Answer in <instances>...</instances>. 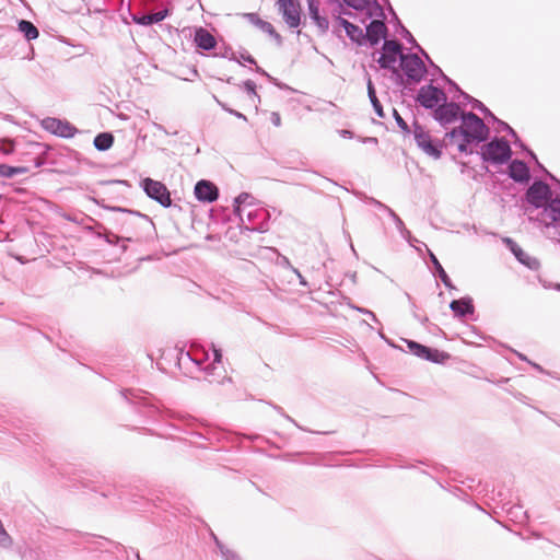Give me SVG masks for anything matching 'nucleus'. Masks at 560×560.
<instances>
[{
    "instance_id": "38",
    "label": "nucleus",
    "mask_w": 560,
    "mask_h": 560,
    "mask_svg": "<svg viewBox=\"0 0 560 560\" xmlns=\"http://www.w3.org/2000/svg\"><path fill=\"white\" fill-rule=\"evenodd\" d=\"M431 65L440 72L442 79L450 85V90H454L457 93L456 95H454L453 98L462 97L460 92H464V91L460 90V88L456 84V82H454L452 79H450L447 75H445L439 67L433 65V62Z\"/></svg>"
},
{
    "instance_id": "56",
    "label": "nucleus",
    "mask_w": 560,
    "mask_h": 560,
    "mask_svg": "<svg viewBox=\"0 0 560 560\" xmlns=\"http://www.w3.org/2000/svg\"><path fill=\"white\" fill-rule=\"evenodd\" d=\"M413 316L417 320H419L421 323V325H423L424 327L429 324V318L427 316H420L418 315L417 313H413Z\"/></svg>"
},
{
    "instance_id": "19",
    "label": "nucleus",
    "mask_w": 560,
    "mask_h": 560,
    "mask_svg": "<svg viewBox=\"0 0 560 560\" xmlns=\"http://www.w3.org/2000/svg\"><path fill=\"white\" fill-rule=\"evenodd\" d=\"M509 176L516 183H527L530 178V171L524 161L513 160L509 165Z\"/></svg>"
},
{
    "instance_id": "49",
    "label": "nucleus",
    "mask_w": 560,
    "mask_h": 560,
    "mask_svg": "<svg viewBox=\"0 0 560 560\" xmlns=\"http://www.w3.org/2000/svg\"><path fill=\"white\" fill-rule=\"evenodd\" d=\"M237 58L240 59V65H242V60L245 61V62H248L250 65H256V60L255 58L248 54V51L246 50H243L240 52V56H237Z\"/></svg>"
},
{
    "instance_id": "64",
    "label": "nucleus",
    "mask_w": 560,
    "mask_h": 560,
    "mask_svg": "<svg viewBox=\"0 0 560 560\" xmlns=\"http://www.w3.org/2000/svg\"><path fill=\"white\" fill-rule=\"evenodd\" d=\"M515 354H516V355H517L522 361H525V362H527V363H529V362H530V360H528V359H527V357H526V355H524L523 353L515 351Z\"/></svg>"
},
{
    "instance_id": "51",
    "label": "nucleus",
    "mask_w": 560,
    "mask_h": 560,
    "mask_svg": "<svg viewBox=\"0 0 560 560\" xmlns=\"http://www.w3.org/2000/svg\"><path fill=\"white\" fill-rule=\"evenodd\" d=\"M212 354H213V363H220L221 359H222L221 350L217 349L213 345H212Z\"/></svg>"
},
{
    "instance_id": "41",
    "label": "nucleus",
    "mask_w": 560,
    "mask_h": 560,
    "mask_svg": "<svg viewBox=\"0 0 560 560\" xmlns=\"http://www.w3.org/2000/svg\"><path fill=\"white\" fill-rule=\"evenodd\" d=\"M219 552L223 560H241V557L226 546H220Z\"/></svg>"
},
{
    "instance_id": "50",
    "label": "nucleus",
    "mask_w": 560,
    "mask_h": 560,
    "mask_svg": "<svg viewBox=\"0 0 560 560\" xmlns=\"http://www.w3.org/2000/svg\"><path fill=\"white\" fill-rule=\"evenodd\" d=\"M105 241L109 244H118L119 241H122V236H119L114 233H108L105 235Z\"/></svg>"
},
{
    "instance_id": "3",
    "label": "nucleus",
    "mask_w": 560,
    "mask_h": 560,
    "mask_svg": "<svg viewBox=\"0 0 560 560\" xmlns=\"http://www.w3.org/2000/svg\"><path fill=\"white\" fill-rule=\"evenodd\" d=\"M107 209L117 213L115 222L121 225L120 231L125 234L122 241L141 242V233L154 229L152 220L147 214L120 207H107Z\"/></svg>"
},
{
    "instance_id": "20",
    "label": "nucleus",
    "mask_w": 560,
    "mask_h": 560,
    "mask_svg": "<svg viewBox=\"0 0 560 560\" xmlns=\"http://www.w3.org/2000/svg\"><path fill=\"white\" fill-rule=\"evenodd\" d=\"M450 308L457 317H466L468 315H472L475 312L474 302L470 296L453 300L450 303Z\"/></svg>"
},
{
    "instance_id": "13",
    "label": "nucleus",
    "mask_w": 560,
    "mask_h": 560,
    "mask_svg": "<svg viewBox=\"0 0 560 560\" xmlns=\"http://www.w3.org/2000/svg\"><path fill=\"white\" fill-rule=\"evenodd\" d=\"M462 114L463 112L459 103L454 101L447 102L446 100L434 109L433 116L441 126H446L455 122L457 119H460Z\"/></svg>"
},
{
    "instance_id": "54",
    "label": "nucleus",
    "mask_w": 560,
    "mask_h": 560,
    "mask_svg": "<svg viewBox=\"0 0 560 560\" xmlns=\"http://www.w3.org/2000/svg\"><path fill=\"white\" fill-rule=\"evenodd\" d=\"M210 537L215 544L218 551L220 550V546H225L212 530L210 532Z\"/></svg>"
},
{
    "instance_id": "15",
    "label": "nucleus",
    "mask_w": 560,
    "mask_h": 560,
    "mask_svg": "<svg viewBox=\"0 0 560 560\" xmlns=\"http://www.w3.org/2000/svg\"><path fill=\"white\" fill-rule=\"evenodd\" d=\"M502 242L511 250V253L514 255L518 262L534 271L540 268L539 260L536 257H533L526 252H524L514 240H512L511 237H504Z\"/></svg>"
},
{
    "instance_id": "30",
    "label": "nucleus",
    "mask_w": 560,
    "mask_h": 560,
    "mask_svg": "<svg viewBox=\"0 0 560 560\" xmlns=\"http://www.w3.org/2000/svg\"><path fill=\"white\" fill-rule=\"evenodd\" d=\"M388 215L393 219L395 226L399 231L401 237H404L410 244H412V241L417 242V240L411 236L410 231L406 229L402 220L395 213L393 209H388Z\"/></svg>"
},
{
    "instance_id": "55",
    "label": "nucleus",
    "mask_w": 560,
    "mask_h": 560,
    "mask_svg": "<svg viewBox=\"0 0 560 560\" xmlns=\"http://www.w3.org/2000/svg\"><path fill=\"white\" fill-rule=\"evenodd\" d=\"M275 409H276L279 413L283 415V416L285 417V419H288V420H289L290 422H292L294 425H296L298 428L302 429V428H301V427L295 422V420H294V419H292V418H291L290 416H288V415H284V412H283V410H282V408H281V407L275 406Z\"/></svg>"
},
{
    "instance_id": "18",
    "label": "nucleus",
    "mask_w": 560,
    "mask_h": 560,
    "mask_svg": "<svg viewBox=\"0 0 560 560\" xmlns=\"http://www.w3.org/2000/svg\"><path fill=\"white\" fill-rule=\"evenodd\" d=\"M320 2L318 0H307V10L310 19L315 23L319 34H325L329 28L327 16L319 12Z\"/></svg>"
},
{
    "instance_id": "36",
    "label": "nucleus",
    "mask_w": 560,
    "mask_h": 560,
    "mask_svg": "<svg viewBox=\"0 0 560 560\" xmlns=\"http://www.w3.org/2000/svg\"><path fill=\"white\" fill-rule=\"evenodd\" d=\"M198 354H199V351H197V350H194L192 352H186L187 359L192 361L200 369H203L202 363L205 360L209 359V354H208V352H203V351L200 352V357Z\"/></svg>"
},
{
    "instance_id": "8",
    "label": "nucleus",
    "mask_w": 560,
    "mask_h": 560,
    "mask_svg": "<svg viewBox=\"0 0 560 560\" xmlns=\"http://www.w3.org/2000/svg\"><path fill=\"white\" fill-rule=\"evenodd\" d=\"M270 214L264 208H247L242 225L249 231L264 233L268 230Z\"/></svg>"
},
{
    "instance_id": "5",
    "label": "nucleus",
    "mask_w": 560,
    "mask_h": 560,
    "mask_svg": "<svg viewBox=\"0 0 560 560\" xmlns=\"http://www.w3.org/2000/svg\"><path fill=\"white\" fill-rule=\"evenodd\" d=\"M479 154L482 161L501 165L511 160L512 150L506 139L494 137L481 147Z\"/></svg>"
},
{
    "instance_id": "21",
    "label": "nucleus",
    "mask_w": 560,
    "mask_h": 560,
    "mask_svg": "<svg viewBox=\"0 0 560 560\" xmlns=\"http://www.w3.org/2000/svg\"><path fill=\"white\" fill-rule=\"evenodd\" d=\"M194 42L202 50H212L217 46L215 37L206 28L198 27L195 31Z\"/></svg>"
},
{
    "instance_id": "46",
    "label": "nucleus",
    "mask_w": 560,
    "mask_h": 560,
    "mask_svg": "<svg viewBox=\"0 0 560 560\" xmlns=\"http://www.w3.org/2000/svg\"><path fill=\"white\" fill-rule=\"evenodd\" d=\"M219 105L222 107V109H224V110H225V112H228L229 114H231V115L235 116V117H236V118H238V119H242V120H244V121H247V117H246L244 114H242V113H240V112H237V110H235V109H232V108L228 107V105H226L225 103L219 102Z\"/></svg>"
},
{
    "instance_id": "62",
    "label": "nucleus",
    "mask_w": 560,
    "mask_h": 560,
    "mask_svg": "<svg viewBox=\"0 0 560 560\" xmlns=\"http://www.w3.org/2000/svg\"><path fill=\"white\" fill-rule=\"evenodd\" d=\"M529 364H530L535 370H537L538 372H540V373H545V370H544V368H542L541 365H539V364H537V363H535V362H532V361L529 362Z\"/></svg>"
},
{
    "instance_id": "17",
    "label": "nucleus",
    "mask_w": 560,
    "mask_h": 560,
    "mask_svg": "<svg viewBox=\"0 0 560 560\" xmlns=\"http://www.w3.org/2000/svg\"><path fill=\"white\" fill-rule=\"evenodd\" d=\"M194 192L196 199L201 202L211 203L219 198L218 187L207 179H200L199 182H197V184L195 185Z\"/></svg>"
},
{
    "instance_id": "48",
    "label": "nucleus",
    "mask_w": 560,
    "mask_h": 560,
    "mask_svg": "<svg viewBox=\"0 0 560 560\" xmlns=\"http://www.w3.org/2000/svg\"><path fill=\"white\" fill-rule=\"evenodd\" d=\"M364 201L365 202H369L373 206H375L376 208L381 209V210H384L388 213V209H390L388 206H386L385 203L376 200L375 198L373 197H368V196H364Z\"/></svg>"
},
{
    "instance_id": "47",
    "label": "nucleus",
    "mask_w": 560,
    "mask_h": 560,
    "mask_svg": "<svg viewBox=\"0 0 560 560\" xmlns=\"http://www.w3.org/2000/svg\"><path fill=\"white\" fill-rule=\"evenodd\" d=\"M0 151L3 154H5V155L11 154L14 151V143H13V141H11V140H3L2 143L0 144Z\"/></svg>"
},
{
    "instance_id": "32",
    "label": "nucleus",
    "mask_w": 560,
    "mask_h": 560,
    "mask_svg": "<svg viewBox=\"0 0 560 560\" xmlns=\"http://www.w3.org/2000/svg\"><path fill=\"white\" fill-rule=\"evenodd\" d=\"M28 172L27 167L24 166H11L8 164H0V176L5 178H12L16 175L25 174Z\"/></svg>"
},
{
    "instance_id": "10",
    "label": "nucleus",
    "mask_w": 560,
    "mask_h": 560,
    "mask_svg": "<svg viewBox=\"0 0 560 560\" xmlns=\"http://www.w3.org/2000/svg\"><path fill=\"white\" fill-rule=\"evenodd\" d=\"M402 44L398 40H384L380 58L377 62L382 69L393 70V72H397L395 67L397 60H400V56L402 54Z\"/></svg>"
},
{
    "instance_id": "6",
    "label": "nucleus",
    "mask_w": 560,
    "mask_h": 560,
    "mask_svg": "<svg viewBox=\"0 0 560 560\" xmlns=\"http://www.w3.org/2000/svg\"><path fill=\"white\" fill-rule=\"evenodd\" d=\"M400 68L408 81L419 83L427 73V68L421 58L416 54L400 56Z\"/></svg>"
},
{
    "instance_id": "39",
    "label": "nucleus",
    "mask_w": 560,
    "mask_h": 560,
    "mask_svg": "<svg viewBox=\"0 0 560 560\" xmlns=\"http://www.w3.org/2000/svg\"><path fill=\"white\" fill-rule=\"evenodd\" d=\"M393 117L397 124V126L400 128V130L405 133V135H409L411 133V130L408 126V124L405 121V119L400 116V114L397 112L396 108H393Z\"/></svg>"
},
{
    "instance_id": "25",
    "label": "nucleus",
    "mask_w": 560,
    "mask_h": 560,
    "mask_svg": "<svg viewBox=\"0 0 560 560\" xmlns=\"http://www.w3.org/2000/svg\"><path fill=\"white\" fill-rule=\"evenodd\" d=\"M366 89H368L369 100H370V102H371V104L373 106V109H374L375 114L380 118H384L385 114H384V110H383V106H382L380 100L376 96L375 86H374V84H373V82H372L370 77H368Z\"/></svg>"
},
{
    "instance_id": "12",
    "label": "nucleus",
    "mask_w": 560,
    "mask_h": 560,
    "mask_svg": "<svg viewBox=\"0 0 560 560\" xmlns=\"http://www.w3.org/2000/svg\"><path fill=\"white\" fill-rule=\"evenodd\" d=\"M40 126L44 130L65 139L74 137L78 129L68 120H62L56 117H46L42 119Z\"/></svg>"
},
{
    "instance_id": "53",
    "label": "nucleus",
    "mask_w": 560,
    "mask_h": 560,
    "mask_svg": "<svg viewBox=\"0 0 560 560\" xmlns=\"http://www.w3.org/2000/svg\"><path fill=\"white\" fill-rule=\"evenodd\" d=\"M271 122L276 126V127H280L281 126V117L278 113L273 112L271 114Z\"/></svg>"
},
{
    "instance_id": "61",
    "label": "nucleus",
    "mask_w": 560,
    "mask_h": 560,
    "mask_svg": "<svg viewBox=\"0 0 560 560\" xmlns=\"http://www.w3.org/2000/svg\"><path fill=\"white\" fill-rule=\"evenodd\" d=\"M374 8L375 10L377 11V14L380 16H384V11H383V8L378 4V2L376 0H374Z\"/></svg>"
},
{
    "instance_id": "34",
    "label": "nucleus",
    "mask_w": 560,
    "mask_h": 560,
    "mask_svg": "<svg viewBox=\"0 0 560 560\" xmlns=\"http://www.w3.org/2000/svg\"><path fill=\"white\" fill-rule=\"evenodd\" d=\"M407 347L408 349L418 358L423 359L425 358L428 353L429 347L423 346L417 341L413 340H407Z\"/></svg>"
},
{
    "instance_id": "35",
    "label": "nucleus",
    "mask_w": 560,
    "mask_h": 560,
    "mask_svg": "<svg viewBox=\"0 0 560 560\" xmlns=\"http://www.w3.org/2000/svg\"><path fill=\"white\" fill-rule=\"evenodd\" d=\"M506 512L512 520L520 523L524 522L527 518L526 511H523V508L520 505H511L509 509H506Z\"/></svg>"
},
{
    "instance_id": "63",
    "label": "nucleus",
    "mask_w": 560,
    "mask_h": 560,
    "mask_svg": "<svg viewBox=\"0 0 560 560\" xmlns=\"http://www.w3.org/2000/svg\"><path fill=\"white\" fill-rule=\"evenodd\" d=\"M299 283L303 287H306V288L308 287V282L302 275H299Z\"/></svg>"
},
{
    "instance_id": "45",
    "label": "nucleus",
    "mask_w": 560,
    "mask_h": 560,
    "mask_svg": "<svg viewBox=\"0 0 560 560\" xmlns=\"http://www.w3.org/2000/svg\"><path fill=\"white\" fill-rule=\"evenodd\" d=\"M513 139H514V144H515V145L520 147L522 150H525V151L528 153V155L530 156V159H532V160H534V161L537 163V165H538V166H541V165L539 164L538 160H537L536 154H535L532 150H529V149H528V148H527V147H526V145L521 141V139H520L518 137H517V139H516V138H513Z\"/></svg>"
},
{
    "instance_id": "40",
    "label": "nucleus",
    "mask_w": 560,
    "mask_h": 560,
    "mask_svg": "<svg viewBox=\"0 0 560 560\" xmlns=\"http://www.w3.org/2000/svg\"><path fill=\"white\" fill-rule=\"evenodd\" d=\"M242 86L250 97L256 98L258 103L260 102V96L256 92V83L254 81L246 80L242 83Z\"/></svg>"
},
{
    "instance_id": "42",
    "label": "nucleus",
    "mask_w": 560,
    "mask_h": 560,
    "mask_svg": "<svg viewBox=\"0 0 560 560\" xmlns=\"http://www.w3.org/2000/svg\"><path fill=\"white\" fill-rule=\"evenodd\" d=\"M217 56H220L222 58H226L232 61L240 62V59L237 58L236 54L233 51L231 47H224L222 50L215 54Z\"/></svg>"
},
{
    "instance_id": "1",
    "label": "nucleus",
    "mask_w": 560,
    "mask_h": 560,
    "mask_svg": "<svg viewBox=\"0 0 560 560\" xmlns=\"http://www.w3.org/2000/svg\"><path fill=\"white\" fill-rule=\"evenodd\" d=\"M460 121V126L453 128L446 133V137L451 140H458L457 149L459 152L472 154L474 151L469 148V144L487 141L490 129L485 121L472 112L463 113Z\"/></svg>"
},
{
    "instance_id": "52",
    "label": "nucleus",
    "mask_w": 560,
    "mask_h": 560,
    "mask_svg": "<svg viewBox=\"0 0 560 560\" xmlns=\"http://www.w3.org/2000/svg\"><path fill=\"white\" fill-rule=\"evenodd\" d=\"M255 71L264 77H266L269 81H276V78L271 77L268 72H266L262 68L256 66Z\"/></svg>"
},
{
    "instance_id": "31",
    "label": "nucleus",
    "mask_w": 560,
    "mask_h": 560,
    "mask_svg": "<svg viewBox=\"0 0 560 560\" xmlns=\"http://www.w3.org/2000/svg\"><path fill=\"white\" fill-rule=\"evenodd\" d=\"M451 358L450 353L438 349L429 348L424 360L432 363L444 364Z\"/></svg>"
},
{
    "instance_id": "11",
    "label": "nucleus",
    "mask_w": 560,
    "mask_h": 560,
    "mask_svg": "<svg viewBox=\"0 0 560 560\" xmlns=\"http://www.w3.org/2000/svg\"><path fill=\"white\" fill-rule=\"evenodd\" d=\"M416 100L422 107L435 109L442 102L446 101V94L442 89L429 84L419 89Z\"/></svg>"
},
{
    "instance_id": "24",
    "label": "nucleus",
    "mask_w": 560,
    "mask_h": 560,
    "mask_svg": "<svg viewBox=\"0 0 560 560\" xmlns=\"http://www.w3.org/2000/svg\"><path fill=\"white\" fill-rule=\"evenodd\" d=\"M248 18L252 23H254L256 26H258L262 32L269 34L271 37H273L278 44H281V36L277 31L275 30L273 25L267 21H264L258 18L255 13H249Z\"/></svg>"
},
{
    "instance_id": "29",
    "label": "nucleus",
    "mask_w": 560,
    "mask_h": 560,
    "mask_svg": "<svg viewBox=\"0 0 560 560\" xmlns=\"http://www.w3.org/2000/svg\"><path fill=\"white\" fill-rule=\"evenodd\" d=\"M114 143V136L110 132H101L94 138L93 144L98 151H107Z\"/></svg>"
},
{
    "instance_id": "43",
    "label": "nucleus",
    "mask_w": 560,
    "mask_h": 560,
    "mask_svg": "<svg viewBox=\"0 0 560 560\" xmlns=\"http://www.w3.org/2000/svg\"><path fill=\"white\" fill-rule=\"evenodd\" d=\"M348 7L354 10H363L369 4V0H342Z\"/></svg>"
},
{
    "instance_id": "28",
    "label": "nucleus",
    "mask_w": 560,
    "mask_h": 560,
    "mask_svg": "<svg viewBox=\"0 0 560 560\" xmlns=\"http://www.w3.org/2000/svg\"><path fill=\"white\" fill-rule=\"evenodd\" d=\"M18 30L23 34L25 39L33 40L39 36V32L37 27L27 20H19L18 21Z\"/></svg>"
},
{
    "instance_id": "57",
    "label": "nucleus",
    "mask_w": 560,
    "mask_h": 560,
    "mask_svg": "<svg viewBox=\"0 0 560 560\" xmlns=\"http://www.w3.org/2000/svg\"><path fill=\"white\" fill-rule=\"evenodd\" d=\"M336 22L343 27V30L346 31L347 30V24H351V22H349L348 20L341 18V16H338L336 19Z\"/></svg>"
},
{
    "instance_id": "16",
    "label": "nucleus",
    "mask_w": 560,
    "mask_h": 560,
    "mask_svg": "<svg viewBox=\"0 0 560 560\" xmlns=\"http://www.w3.org/2000/svg\"><path fill=\"white\" fill-rule=\"evenodd\" d=\"M387 26L382 20H372L369 25H366L365 33H363V44L369 43L370 46H376L382 38H385L387 35Z\"/></svg>"
},
{
    "instance_id": "14",
    "label": "nucleus",
    "mask_w": 560,
    "mask_h": 560,
    "mask_svg": "<svg viewBox=\"0 0 560 560\" xmlns=\"http://www.w3.org/2000/svg\"><path fill=\"white\" fill-rule=\"evenodd\" d=\"M279 12L289 27L295 28L301 24V7L299 0H278Z\"/></svg>"
},
{
    "instance_id": "37",
    "label": "nucleus",
    "mask_w": 560,
    "mask_h": 560,
    "mask_svg": "<svg viewBox=\"0 0 560 560\" xmlns=\"http://www.w3.org/2000/svg\"><path fill=\"white\" fill-rule=\"evenodd\" d=\"M398 23H400L398 21ZM400 27H401V36L408 42L410 43L411 45H413L415 47H417L420 52L430 61V63H432V61L430 60V57L428 56V54L417 44L416 39L413 38L412 34L405 27L402 26L401 24H399Z\"/></svg>"
},
{
    "instance_id": "44",
    "label": "nucleus",
    "mask_w": 560,
    "mask_h": 560,
    "mask_svg": "<svg viewBox=\"0 0 560 560\" xmlns=\"http://www.w3.org/2000/svg\"><path fill=\"white\" fill-rule=\"evenodd\" d=\"M493 121L498 124L501 131H506L512 138L517 139V133L508 122L499 119L498 117H497V120H493Z\"/></svg>"
},
{
    "instance_id": "9",
    "label": "nucleus",
    "mask_w": 560,
    "mask_h": 560,
    "mask_svg": "<svg viewBox=\"0 0 560 560\" xmlns=\"http://www.w3.org/2000/svg\"><path fill=\"white\" fill-rule=\"evenodd\" d=\"M141 187L149 198L155 200L162 207L168 208L172 206L171 194L163 183L148 177L142 179Z\"/></svg>"
},
{
    "instance_id": "33",
    "label": "nucleus",
    "mask_w": 560,
    "mask_h": 560,
    "mask_svg": "<svg viewBox=\"0 0 560 560\" xmlns=\"http://www.w3.org/2000/svg\"><path fill=\"white\" fill-rule=\"evenodd\" d=\"M347 36L358 45H363V30L354 24H347V30L345 31Z\"/></svg>"
},
{
    "instance_id": "4",
    "label": "nucleus",
    "mask_w": 560,
    "mask_h": 560,
    "mask_svg": "<svg viewBox=\"0 0 560 560\" xmlns=\"http://www.w3.org/2000/svg\"><path fill=\"white\" fill-rule=\"evenodd\" d=\"M121 396L132 405L137 412L151 420H159L163 411L158 406L155 398L142 389L128 388L121 390Z\"/></svg>"
},
{
    "instance_id": "26",
    "label": "nucleus",
    "mask_w": 560,
    "mask_h": 560,
    "mask_svg": "<svg viewBox=\"0 0 560 560\" xmlns=\"http://www.w3.org/2000/svg\"><path fill=\"white\" fill-rule=\"evenodd\" d=\"M428 254H429L430 260L434 267V270H435L436 275L439 276V278L441 279V281L443 282V284L448 289H455L448 275L446 273V271L440 264L439 259L429 248H428Z\"/></svg>"
},
{
    "instance_id": "2",
    "label": "nucleus",
    "mask_w": 560,
    "mask_h": 560,
    "mask_svg": "<svg viewBox=\"0 0 560 560\" xmlns=\"http://www.w3.org/2000/svg\"><path fill=\"white\" fill-rule=\"evenodd\" d=\"M526 201L536 209H542L541 215L550 219V225L560 222V197H553L548 184L542 180H535L526 190Z\"/></svg>"
},
{
    "instance_id": "23",
    "label": "nucleus",
    "mask_w": 560,
    "mask_h": 560,
    "mask_svg": "<svg viewBox=\"0 0 560 560\" xmlns=\"http://www.w3.org/2000/svg\"><path fill=\"white\" fill-rule=\"evenodd\" d=\"M252 199L253 197L247 192H242L234 199V214L240 219L241 223H244V212L247 208L253 207L249 201Z\"/></svg>"
},
{
    "instance_id": "58",
    "label": "nucleus",
    "mask_w": 560,
    "mask_h": 560,
    "mask_svg": "<svg viewBox=\"0 0 560 560\" xmlns=\"http://www.w3.org/2000/svg\"><path fill=\"white\" fill-rule=\"evenodd\" d=\"M358 311L363 313V314L369 315L374 322H377V318H376L375 314L372 311L366 310V308H358Z\"/></svg>"
},
{
    "instance_id": "22",
    "label": "nucleus",
    "mask_w": 560,
    "mask_h": 560,
    "mask_svg": "<svg viewBox=\"0 0 560 560\" xmlns=\"http://www.w3.org/2000/svg\"><path fill=\"white\" fill-rule=\"evenodd\" d=\"M167 15L168 10L164 9L153 13L132 15V21L138 25L149 26L163 21Z\"/></svg>"
},
{
    "instance_id": "7",
    "label": "nucleus",
    "mask_w": 560,
    "mask_h": 560,
    "mask_svg": "<svg viewBox=\"0 0 560 560\" xmlns=\"http://www.w3.org/2000/svg\"><path fill=\"white\" fill-rule=\"evenodd\" d=\"M413 138L417 145L429 156L438 160L442 155V144L432 140L429 131H427L417 121L413 122Z\"/></svg>"
},
{
    "instance_id": "27",
    "label": "nucleus",
    "mask_w": 560,
    "mask_h": 560,
    "mask_svg": "<svg viewBox=\"0 0 560 560\" xmlns=\"http://www.w3.org/2000/svg\"><path fill=\"white\" fill-rule=\"evenodd\" d=\"M460 96L463 97V100L466 103L470 104L472 106V108L478 109L479 112H481L487 118H490L492 120H497V117L493 115V113L482 102H480L479 100L470 96L466 92H460Z\"/></svg>"
},
{
    "instance_id": "59",
    "label": "nucleus",
    "mask_w": 560,
    "mask_h": 560,
    "mask_svg": "<svg viewBox=\"0 0 560 560\" xmlns=\"http://www.w3.org/2000/svg\"><path fill=\"white\" fill-rule=\"evenodd\" d=\"M339 135L342 137V138H352L353 137V132L351 130H348V129H341L339 130Z\"/></svg>"
},
{
    "instance_id": "60",
    "label": "nucleus",
    "mask_w": 560,
    "mask_h": 560,
    "mask_svg": "<svg viewBox=\"0 0 560 560\" xmlns=\"http://www.w3.org/2000/svg\"><path fill=\"white\" fill-rule=\"evenodd\" d=\"M425 328H427V329H428V331H430V332H433V331H435V330L441 331V329L439 328V326H438V325L432 324V323H430V322H429V324L425 326Z\"/></svg>"
}]
</instances>
